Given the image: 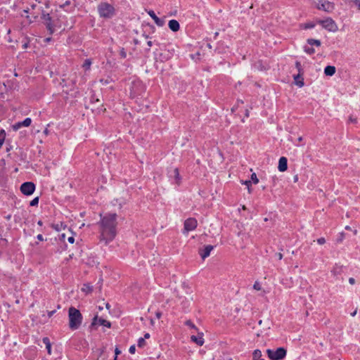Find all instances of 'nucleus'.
<instances>
[{"instance_id": "nucleus-1", "label": "nucleus", "mask_w": 360, "mask_h": 360, "mask_svg": "<svg viewBox=\"0 0 360 360\" xmlns=\"http://www.w3.org/2000/svg\"><path fill=\"white\" fill-rule=\"evenodd\" d=\"M98 222L99 238L105 245L112 241L117 235V215L115 213L100 214Z\"/></svg>"}, {"instance_id": "nucleus-15", "label": "nucleus", "mask_w": 360, "mask_h": 360, "mask_svg": "<svg viewBox=\"0 0 360 360\" xmlns=\"http://www.w3.org/2000/svg\"><path fill=\"white\" fill-rule=\"evenodd\" d=\"M169 27L173 32H176L179 30V23L176 20H171L169 21Z\"/></svg>"}, {"instance_id": "nucleus-6", "label": "nucleus", "mask_w": 360, "mask_h": 360, "mask_svg": "<svg viewBox=\"0 0 360 360\" xmlns=\"http://www.w3.org/2000/svg\"><path fill=\"white\" fill-rule=\"evenodd\" d=\"M316 4L318 9L323 10L328 13L332 12L334 9V4L326 0H318Z\"/></svg>"}, {"instance_id": "nucleus-41", "label": "nucleus", "mask_w": 360, "mask_h": 360, "mask_svg": "<svg viewBox=\"0 0 360 360\" xmlns=\"http://www.w3.org/2000/svg\"><path fill=\"white\" fill-rule=\"evenodd\" d=\"M135 351H136L135 345H131V346L129 347V353H131V354H134V353H135Z\"/></svg>"}, {"instance_id": "nucleus-63", "label": "nucleus", "mask_w": 360, "mask_h": 360, "mask_svg": "<svg viewBox=\"0 0 360 360\" xmlns=\"http://www.w3.org/2000/svg\"><path fill=\"white\" fill-rule=\"evenodd\" d=\"M44 133H45L46 134H48V129H46L44 130Z\"/></svg>"}, {"instance_id": "nucleus-24", "label": "nucleus", "mask_w": 360, "mask_h": 360, "mask_svg": "<svg viewBox=\"0 0 360 360\" xmlns=\"http://www.w3.org/2000/svg\"><path fill=\"white\" fill-rule=\"evenodd\" d=\"M173 174H174V178L176 179V184H179V181H180V175H179V169L177 168H175L173 171H172Z\"/></svg>"}, {"instance_id": "nucleus-64", "label": "nucleus", "mask_w": 360, "mask_h": 360, "mask_svg": "<svg viewBox=\"0 0 360 360\" xmlns=\"http://www.w3.org/2000/svg\"><path fill=\"white\" fill-rule=\"evenodd\" d=\"M302 140V137H300V138L298 139V141H301Z\"/></svg>"}, {"instance_id": "nucleus-22", "label": "nucleus", "mask_w": 360, "mask_h": 360, "mask_svg": "<svg viewBox=\"0 0 360 360\" xmlns=\"http://www.w3.org/2000/svg\"><path fill=\"white\" fill-rule=\"evenodd\" d=\"M45 25H46V29L48 30L49 34H52L54 32V31H55L54 26L52 24V22H46L45 23Z\"/></svg>"}, {"instance_id": "nucleus-39", "label": "nucleus", "mask_w": 360, "mask_h": 360, "mask_svg": "<svg viewBox=\"0 0 360 360\" xmlns=\"http://www.w3.org/2000/svg\"><path fill=\"white\" fill-rule=\"evenodd\" d=\"M314 27V23H307L304 25V29H311V28H313Z\"/></svg>"}, {"instance_id": "nucleus-23", "label": "nucleus", "mask_w": 360, "mask_h": 360, "mask_svg": "<svg viewBox=\"0 0 360 360\" xmlns=\"http://www.w3.org/2000/svg\"><path fill=\"white\" fill-rule=\"evenodd\" d=\"M6 131L4 129H1L0 131V148L2 146L3 143H4V141L6 139Z\"/></svg>"}, {"instance_id": "nucleus-30", "label": "nucleus", "mask_w": 360, "mask_h": 360, "mask_svg": "<svg viewBox=\"0 0 360 360\" xmlns=\"http://www.w3.org/2000/svg\"><path fill=\"white\" fill-rule=\"evenodd\" d=\"M345 1L347 2H349V3L354 4L355 6H357V8L359 9H360V0H345Z\"/></svg>"}, {"instance_id": "nucleus-53", "label": "nucleus", "mask_w": 360, "mask_h": 360, "mask_svg": "<svg viewBox=\"0 0 360 360\" xmlns=\"http://www.w3.org/2000/svg\"><path fill=\"white\" fill-rule=\"evenodd\" d=\"M147 44H148V46L149 47H150V46H152V45H153V42H152L151 41H148L147 42Z\"/></svg>"}, {"instance_id": "nucleus-20", "label": "nucleus", "mask_w": 360, "mask_h": 360, "mask_svg": "<svg viewBox=\"0 0 360 360\" xmlns=\"http://www.w3.org/2000/svg\"><path fill=\"white\" fill-rule=\"evenodd\" d=\"M261 357H262V352L259 349H255L252 353L253 360L262 359Z\"/></svg>"}, {"instance_id": "nucleus-5", "label": "nucleus", "mask_w": 360, "mask_h": 360, "mask_svg": "<svg viewBox=\"0 0 360 360\" xmlns=\"http://www.w3.org/2000/svg\"><path fill=\"white\" fill-rule=\"evenodd\" d=\"M320 24L327 30L330 32H335L338 30V26L335 24V21L330 18H328L325 20L319 21Z\"/></svg>"}, {"instance_id": "nucleus-60", "label": "nucleus", "mask_w": 360, "mask_h": 360, "mask_svg": "<svg viewBox=\"0 0 360 360\" xmlns=\"http://www.w3.org/2000/svg\"><path fill=\"white\" fill-rule=\"evenodd\" d=\"M353 233H354V235H356V234H357V230H356V229H354V230L353 231Z\"/></svg>"}, {"instance_id": "nucleus-47", "label": "nucleus", "mask_w": 360, "mask_h": 360, "mask_svg": "<svg viewBox=\"0 0 360 360\" xmlns=\"http://www.w3.org/2000/svg\"><path fill=\"white\" fill-rule=\"evenodd\" d=\"M349 283L351 284V285H353L355 283V279L354 278H349Z\"/></svg>"}, {"instance_id": "nucleus-56", "label": "nucleus", "mask_w": 360, "mask_h": 360, "mask_svg": "<svg viewBox=\"0 0 360 360\" xmlns=\"http://www.w3.org/2000/svg\"><path fill=\"white\" fill-rule=\"evenodd\" d=\"M345 229L346 230H349V231H351V230H352V228H351L349 226H346Z\"/></svg>"}, {"instance_id": "nucleus-59", "label": "nucleus", "mask_w": 360, "mask_h": 360, "mask_svg": "<svg viewBox=\"0 0 360 360\" xmlns=\"http://www.w3.org/2000/svg\"><path fill=\"white\" fill-rule=\"evenodd\" d=\"M356 314V310H355L354 312L351 314L352 316H354Z\"/></svg>"}, {"instance_id": "nucleus-38", "label": "nucleus", "mask_w": 360, "mask_h": 360, "mask_svg": "<svg viewBox=\"0 0 360 360\" xmlns=\"http://www.w3.org/2000/svg\"><path fill=\"white\" fill-rule=\"evenodd\" d=\"M120 55L122 58H125L127 57V53L124 48L121 49L120 51Z\"/></svg>"}, {"instance_id": "nucleus-57", "label": "nucleus", "mask_w": 360, "mask_h": 360, "mask_svg": "<svg viewBox=\"0 0 360 360\" xmlns=\"http://www.w3.org/2000/svg\"><path fill=\"white\" fill-rule=\"evenodd\" d=\"M245 116H246L247 117H249V110H245Z\"/></svg>"}, {"instance_id": "nucleus-43", "label": "nucleus", "mask_w": 360, "mask_h": 360, "mask_svg": "<svg viewBox=\"0 0 360 360\" xmlns=\"http://www.w3.org/2000/svg\"><path fill=\"white\" fill-rule=\"evenodd\" d=\"M349 121L353 123H356V118H353L352 116L349 117Z\"/></svg>"}, {"instance_id": "nucleus-14", "label": "nucleus", "mask_w": 360, "mask_h": 360, "mask_svg": "<svg viewBox=\"0 0 360 360\" xmlns=\"http://www.w3.org/2000/svg\"><path fill=\"white\" fill-rule=\"evenodd\" d=\"M293 77L295 83L297 86H298L299 87H302L304 86V79L302 77V73H298L297 75H294Z\"/></svg>"}, {"instance_id": "nucleus-35", "label": "nucleus", "mask_w": 360, "mask_h": 360, "mask_svg": "<svg viewBox=\"0 0 360 360\" xmlns=\"http://www.w3.org/2000/svg\"><path fill=\"white\" fill-rule=\"evenodd\" d=\"M251 180L253 181L255 184H257L259 182V179L257 177V175L255 173L252 174L251 175Z\"/></svg>"}, {"instance_id": "nucleus-10", "label": "nucleus", "mask_w": 360, "mask_h": 360, "mask_svg": "<svg viewBox=\"0 0 360 360\" xmlns=\"http://www.w3.org/2000/svg\"><path fill=\"white\" fill-rule=\"evenodd\" d=\"M32 123V120L30 117L25 119L22 122H18L13 125V129L15 131L18 130L22 127H29Z\"/></svg>"}, {"instance_id": "nucleus-13", "label": "nucleus", "mask_w": 360, "mask_h": 360, "mask_svg": "<svg viewBox=\"0 0 360 360\" xmlns=\"http://www.w3.org/2000/svg\"><path fill=\"white\" fill-rule=\"evenodd\" d=\"M278 169L280 172H285L288 169V160L285 157H281L278 161Z\"/></svg>"}, {"instance_id": "nucleus-52", "label": "nucleus", "mask_w": 360, "mask_h": 360, "mask_svg": "<svg viewBox=\"0 0 360 360\" xmlns=\"http://www.w3.org/2000/svg\"><path fill=\"white\" fill-rule=\"evenodd\" d=\"M30 6H31V9L34 10L37 7V4H33Z\"/></svg>"}, {"instance_id": "nucleus-44", "label": "nucleus", "mask_w": 360, "mask_h": 360, "mask_svg": "<svg viewBox=\"0 0 360 360\" xmlns=\"http://www.w3.org/2000/svg\"><path fill=\"white\" fill-rule=\"evenodd\" d=\"M68 240L70 243H73L75 242V238L73 236H70L68 238Z\"/></svg>"}, {"instance_id": "nucleus-48", "label": "nucleus", "mask_w": 360, "mask_h": 360, "mask_svg": "<svg viewBox=\"0 0 360 360\" xmlns=\"http://www.w3.org/2000/svg\"><path fill=\"white\" fill-rule=\"evenodd\" d=\"M37 239L40 241H43L44 240V237L41 234H39L37 236Z\"/></svg>"}, {"instance_id": "nucleus-50", "label": "nucleus", "mask_w": 360, "mask_h": 360, "mask_svg": "<svg viewBox=\"0 0 360 360\" xmlns=\"http://www.w3.org/2000/svg\"><path fill=\"white\" fill-rule=\"evenodd\" d=\"M60 238L61 240H65V233H62L61 235H60Z\"/></svg>"}, {"instance_id": "nucleus-2", "label": "nucleus", "mask_w": 360, "mask_h": 360, "mask_svg": "<svg viewBox=\"0 0 360 360\" xmlns=\"http://www.w3.org/2000/svg\"><path fill=\"white\" fill-rule=\"evenodd\" d=\"M69 327L75 330L79 328L82 322V315L79 310L71 307L68 309Z\"/></svg>"}, {"instance_id": "nucleus-36", "label": "nucleus", "mask_w": 360, "mask_h": 360, "mask_svg": "<svg viewBox=\"0 0 360 360\" xmlns=\"http://www.w3.org/2000/svg\"><path fill=\"white\" fill-rule=\"evenodd\" d=\"M253 288L256 290H260L262 289L260 283L258 281H255L253 285Z\"/></svg>"}, {"instance_id": "nucleus-29", "label": "nucleus", "mask_w": 360, "mask_h": 360, "mask_svg": "<svg viewBox=\"0 0 360 360\" xmlns=\"http://www.w3.org/2000/svg\"><path fill=\"white\" fill-rule=\"evenodd\" d=\"M91 65V61L89 59L85 60L83 68H84L86 70H89L90 68V66Z\"/></svg>"}, {"instance_id": "nucleus-37", "label": "nucleus", "mask_w": 360, "mask_h": 360, "mask_svg": "<svg viewBox=\"0 0 360 360\" xmlns=\"http://www.w3.org/2000/svg\"><path fill=\"white\" fill-rule=\"evenodd\" d=\"M243 184L248 186V192L251 193V191H250V186H251V181L250 180H247V181H243Z\"/></svg>"}, {"instance_id": "nucleus-45", "label": "nucleus", "mask_w": 360, "mask_h": 360, "mask_svg": "<svg viewBox=\"0 0 360 360\" xmlns=\"http://www.w3.org/2000/svg\"><path fill=\"white\" fill-rule=\"evenodd\" d=\"M115 356H117L121 353V351L117 347H116L115 349Z\"/></svg>"}, {"instance_id": "nucleus-16", "label": "nucleus", "mask_w": 360, "mask_h": 360, "mask_svg": "<svg viewBox=\"0 0 360 360\" xmlns=\"http://www.w3.org/2000/svg\"><path fill=\"white\" fill-rule=\"evenodd\" d=\"M191 339L193 342H195L199 346H202L204 344L202 333L199 334L198 336L192 335Z\"/></svg>"}, {"instance_id": "nucleus-51", "label": "nucleus", "mask_w": 360, "mask_h": 360, "mask_svg": "<svg viewBox=\"0 0 360 360\" xmlns=\"http://www.w3.org/2000/svg\"><path fill=\"white\" fill-rule=\"evenodd\" d=\"M150 338V334L146 333L145 335H144V340L145 339H148Z\"/></svg>"}, {"instance_id": "nucleus-25", "label": "nucleus", "mask_w": 360, "mask_h": 360, "mask_svg": "<svg viewBox=\"0 0 360 360\" xmlns=\"http://www.w3.org/2000/svg\"><path fill=\"white\" fill-rule=\"evenodd\" d=\"M41 18L44 20V22H45V23H46V22H51V16L49 15V13H42Z\"/></svg>"}, {"instance_id": "nucleus-19", "label": "nucleus", "mask_w": 360, "mask_h": 360, "mask_svg": "<svg viewBox=\"0 0 360 360\" xmlns=\"http://www.w3.org/2000/svg\"><path fill=\"white\" fill-rule=\"evenodd\" d=\"M342 271V266H338V265H335L333 269H332L331 272L333 273V274L334 276H337V275H339L341 274Z\"/></svg>"}, {"instance_id": "nucleus-17", "label": "nucleus", "mask_w": 360, "mask_h": 360, "mask_svg": "<svg viewBox=\"0 0 360 360\" xmlns=\"http://www.w3.org/2000/svg\"><path fill=\"white\" fill-rule=\"evenodd\" d=\"M335 73V66L328 65L324 69V74L327 76H333Z\"/></svg>"}, {"instance_id": "nucleus-26", "label": "nucleus", "mask_w": 360, "mask_h": 360, "mask_svg": "<svg viewBox=\"0 0 360 360\" xmlns=\"http://www.w3.org/2000/svg\"><path fill=\"white\" fill-rule=\"evenodd\" d=\"M41 18L44 20V22H45V23H46V22H51V16L49 15V13H42Z\"/></svg>"}, {"instance_id": "nucleus-9", "label": "nucleus", "mask_w": 360, "mask_h": 360, "mask_svg": "<svg viewBox=\"0 0 360 360\" xmlns=\"http://www.w3.org/2000/svg\"><path fill=\"white\" fill-rule=\"evenodd\" d=\"M97 324L105 326L107 328L111 327V323L110 321H108L104 319H102V318H98V316L96 315L94 317V319L92 320L91 327L93 328L95 326H96Z\"/></svg>"}, {"instance_id": "nucleus-55", "label": "nucleus", "mask_w": 360, "mask_h": 360, "mask_svg": "<svg viewBox=\"0 0 360 360\" xmlns=\"http://www.w3.org/2000/svg\"><path fill=\"white\" fill-rule=\"evenodd\" d=\"M297 181H298V176H297V175H295V176H294V181H295V182H297Z\"/></svg>"}, {"instance_id": "nucleus-54", "label": "nucleus", "mask_w": 360, "mask_h": 360, "mask_svg": "<svg viewBox=\"0 0 360 360\" xmlns=\"http://www.w3.org/2000/svg\"><path fill=\"white\" fill-rule=\"evenodd\" d=\"M29 11H30V8H28L27 9L23 10V13H25V14H27Z\"/></svg>"}, {"instance_id": "nucleus-62", "label": "nucleus", "mask_w": 360, "mask_h": 360, "mask_svg": "<svg viewBox=\"0 0 360 360\" xmlns=\"http://www.w3.org/2000/svg\"><path fill=\"white\" fill-rule=\"evenodd\" d=\"M219 33L218 32H215L214 33V38H216L217 36H218Z\"/></svg>"}, {"instance_id": "nucleus-61", "label": "nucleus", "mask_w": 360, "mask_h": 360, "mask_svg": "<svg viewBox=\"0 0 360 360\" xmlns=\"http://www.w3.org/2000/svg\"><path fill=\"white\" fill-rule=\"evenodd\" d=\"M167 58H168L163 57V58H161L160 60H161L162 61H163L164 60H167Z\"/></svg>"}, {"instance_id": "nucleus-28", "label": "nucleus", "mask_w": 360, "mask_h": 360, "mask_svg": "<svg viewBox=\"0 0 360 360\" xmlns=\"http://www.w3.org/2000/svg\"><path fill=\"white\" fill-rule=\"evenodd\" d=\"M145 345H146V341H145L144 338H140L138 340V347H140V348H142V347H143Z\"/></svg>"}, {"instance_id": "nucleus-31", "label": "nucleus", "mask_w": 360, "mask_h": 360, "mask_svg": "<svg viewBox=\"0 0 360 360\" xmlns=\"http://www.w3.org/2000/svg\"><path fill=\"white\" fill-rule=\"evenodd\" d=\"M304 51L308 53V54H313L315 52V50L314 48H311V47H307V46H305L304 47Z\"/></svg>"}, {"instance_id": "nucleus-4", "label": "nucleus", "mask_w": 360, "mask_h": 360, "mask_svg": "<svg viewBox=\"0 0 360 360\" xmlns=\"http://www.w3.org/2000/svg\"><path fill=\"white\" fill-rule=\"evenodd\" d=\"M266 354L271 360H283L286 356L287 350L283 347H278L276 350L268 349Z\"/></svg>"}, {"instance_id": "nucleus-27", "label": "nucleus", "mask_w": 360, "mask_h": 360, "mask_svg": "<svg viewBox=\"0 0 360 360\" xmlns=\"http://www.w3.org/2000/svg\"><path fill=\"white\" fill-rule=\"evenodd\" d=\"M345 235L343 232L340 233L338 237L336 239V243H341L345 239Z\"/></svg>"}, {"instance_id": "nucleus-58", "label": "nucleus", "mask_w": 360, "mask_h": 360, "mask_svg": "<svg viewBox=\"0 0 360 360\" xmlns=\"http://www.w3.org/2000/svg\"><path fill=\"white\" fill-rule=\"evenodd\" d=\"M37 224H38V225H39V226H42L43 222H42V221L39 220V221H38Z\"/></svg>"}, {"instance_id": "nucleus-49", "label": "nucleus", "mask_w": 360, "mask_h": 360, "mask_svg": "<svg viewBox=\"0 0 360 360\" xmlns=\"http://www.w3.org/2000/svg\"><path fill=\"white\" fill-rule=\"evenodd\" d=\"M155 315L158 319H160L162 316V313L160 311H158L156 312Z\"/></svg>"}, {"instance_id": "nucleus-46", "label": "nucleus", "mask_w": 360, "mask_h": 360, "mask_svg": "<svg viewBox=\"0 0 360 360\" xmlns=\"http://www.w3.org/2000/svg\"><path fill=\"white\" fill-rule=\"evenodd\" d=\"M276 256L278 257V259L279 260L282 259L283 258V255L281 253V252H278L276 254Z\"/></svg>"}, {"instance_id": "nucleus-32", "label": "nucleus", "mask_w": 360, "mask_h": 360, "mask_svg": "<svg viewBox=\"0 0 360 360\" xmlns=\"http://www.w3.org/2000/svg\"><path fill=\"white\" fill-rule=\"evenodd\" d=\"M185 324L186 326H188V327L191 328H193L195 330H197V328L196 326L193 323V322L191 321V320H187L186 322H185Z\"/></svg>"}, {"instance_id": "nucleus-18", "label": "nucleus", "mask_w": 360, "mask_h": 360, "mask_svg": "<svg viewBox=\"0 0 360 360\" xmlns=\"http://www.w3.org/2000/svg\"><path fill=\"white\" fill-rule=\"evenodd\" d=\"M43 342L46 345V348L49 354L51 353V345L50 340L48 338H43Z\"/></svg>"}, {"instance_id": "nucleus-11", "label": "nucleus", "mask_w": 360, "mask_h": 360, "mask_svg": "<svg viewBox=\"0 0 360 360\" xmlns=\"http://www.w3.org/2000/svg\"><path fill=\"white\" fill-rule=\"evenodd\" d=\"M214 249V246L208 245L205 246L203 250H199V254L202 259H205L210 256L211 251Z\"/></svg>"}, {"instance_id": "nucleus-12", "label": "nucleus", "mask_w": 360, "mask_h": 360, "mask_svg": "<svg viewBox=\"0 0 360 360\" xmlns=\"http://www.w3.org/2000/svg\"><path fill=\"white\" fill-rule=\"evenodd\" d=\"M148 14L154 20L157 25L162 27L165 25V20L159 18L153 11H148Z\"/></svg>"}, {"instance_id": "nucleus-42", "label": "nucleus", "mask_w": 360, "mask_h": 360, "mask_svg": "<svg viewBox=\"0 0 360 360\" xmlns=\"http://www.w3.org/2000/svg\"><path fill=\"white\" fill-rule=\"evenodd\" d=\"M70 4V1H65V4L60 5V7L64 8L65 6H68Z\"/></svg>"}, {"instance_id": "nucleus-21", "label": "nucleus", "mask_w": 360, "mask_h": 360, "mask_svg": "<svg viewBox=\"0 0 360 360\" xmlns=\"http://www.w3.org/2000/svg\"><path fill=\"white\" fill-rule=\"evenodd\" d=\"M307 43L311 46H314V45H315L316 46H321V41L318 40V39H307Z\"/></svg>"}, {"instance_id": "nucleus-8", "label": "nucleus", "mask_w": 360, "mask_h": 360, "mask_svg": "<svg viewBox=\"0 0 360 360\" xmlns=\"http://www.w3.org/2000/svg\"><path fill=\"white\" fill-rule=\"evenodd\" d=\"M198 225L197 220L194 218H188L184 221V232L193 231Z\"/></svg>"}, {"instance_id": "nucleus-33", "label": "nucleus", "mask_w": 360, "mask_h": 360, "mask_svg": "<svg viewBox=\"0 0 360 360\" xmlns=\"http://www.w3.org/2000/svg\"><path fill=\"white\" fill-rule=\"evenodd\" d=\"M39 203V197L34 198L33 200H32L30 202V206H36Z\"/></svg>"}, {"instance_id": "nucleus-3", "label": "nucleus", "mask_w": 360, "mask_h": 360, "mask_svg": "<svg viewBox=\"0 0 360 360\" xmlns=\"http://www.w3.org/2000/svg\"><path fill=\"white\" fill-rule=\"evenodd\" d=\"M98 13L101 18H112L115 15V8L107 2H101L98 5Z\"/></svg>"}, {"instance_id": "nucleus-7", "label": "nucleus", "mask_w": 360, "mask_h": 360, "mask_svg": "<svg viewBox=\"0 0 360 360\" xmlns=\"http://www.w3.org/2000/svg\"><path fill=\"white\" fill-rule=\"evenodd\" d=\"M34 190L35 185L31 181L25 182L20 186V191L26 195H32Z\"/></svg>"}, {"instance_id": "nucleus-40", "label": "nucleus", "mask_w": 360, "mask_h": 360, "mask_svg": "<svg viewBox=\"0 0 360 360\" xmlns=\"http://www.w3.org/2000/svg\"><path fill=\"white\" fill-rule=\"evenodd\" d=\"M317 243L319 245H323L326 243V239L324 238H319L317 239Z\"/></svg>"}, {"instance_id": "nucleus-34", "label": "nucleus", "mask_w": 360, "mask_h": 360, "mask_svg": "<svg viewBox=\"0 0 360 360\" xmlns=\"http://www.w3.org/2000/svg\"><path fill=\"white\" fill-rule=\"evenodd\" d=\"M295 67L298 70V73H302L303 74V70L302 69V65H301V63L299 61H296L295 63Z\"/></svg>"}]
</instances>
